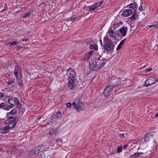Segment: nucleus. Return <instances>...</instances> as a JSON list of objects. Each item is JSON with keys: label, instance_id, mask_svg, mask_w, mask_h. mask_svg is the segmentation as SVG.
<instances>
[{"label": "nucleus", "instance_id": "nucleus-1", "mask_svg": "<svg viewBox=\"0 0 158 158\" xmlns=\"http://www.w3.org/2000/svg\"><path fill=\"white\" fill-rule=\"evenodd\" d=\"M127 7L130 8H132L134 12L133 15L130 18L132 20L136 19V17L138 16L137 14L136 13L135 11L137 9V5L135 3H131L127 6Z\"/></svg>", "mask_w": 158, "mask_h": 158}, {"label": "nucleus", "instance_id": "nucleus-2", "mask_svg": "<svg viewBox=\"0 0 158 158\" xmlns=\"http://www.w3.org/2000/svg\"><path fill=\"white\" fill-rule=\"evenodd\" d=\"M21 71V68L19 66L17 65L15 66L14 73L17 80H20L22 78Z\"/></svg>", "mask_w": 158, "mask_h": 158}, {"label": "nucleus", "instance_id": "nucleus-3", "mask_svg": "<svg viewBox=\"0 0 158 158\" xmlns=\"http://www.w3.org/2000/svg\"><path fill=\"white\" fill-rule=\"evenodd\" d=\"M110 82L114 87H116L121 84L120 79L118 78L111 77L110 80Z\"/></svg>", "mask_w": 158, "mask_h": 158}, {"label": "nucleus", "instance_id": "nucleus-4", "mask_svg": "<svg viewBox=\"0 0 158 158\" xmlns=\"http://www.w3.org/2000/svg\"><path fill=\"white\" fill-rule=\"evenodd\" d=\"M97 50H93L92 51L88 52L85 54V56L84 57V60L85 61L88 60L91 56H94L95 55H98V53L97 52Z\"/></svg>", "mask_w": 158, "mask_h": 158}, {"label": "nucleus", "instance_id": "nucleus-5", "mask_svg": "<svg viewBox=\"0 0 158 158\" xmlns=\"http://www.w3.org/2000/svg\"><path fill=\"white\" fill-rule=\"evenodd\" d=\"M66 75L69 77V79H76L75 77L76 76L75 72L71 68L67 70Z\"/></svg>", "mask_w": 158, "mask_h": 158}, {"label": "nucleus", "instance_id": "nucleus-6", "mask_svg": "<svg viewBox=\"0 0 158 158\" xmlns=\"http://www.w3.org/2000/svg\"><path fill=\"white\" fill-rule=\"evenodd\" d=\"M132 10H133L132 8L125 10L123 12L122 16L126 17L129 16L133 14V11H132Z\"/></svg>", "mask_w": 158, "mask_h": 158}, {"label": "nucleus", "instance_id": "nucleus-7", "mask_svg": "<svg viewBox=\"0 0 158 158\" xmlns=\"http://www.w3.org/2000/svg\"><path fill=\"white\" fill-rule=\"evenodd\" d=\"M109 40L107 39L105 40L104 38V43L107 42V44L104 45V48L106 49H113L114 47V45L112 44H110L108 43Z\"/></svg>", "mask_w": 158, "mask_h": 158}, {"label": "nucleus", "instance_id": "nucleus-8", "mask_svg": "<svg viewBox=\"0 0 158 158\" xmlns=\"http://www.w3.org/2000/svg\"><path fill=\"white\" fill-rule=\"evenodd\" d=\"M76 79H69L68 83V86L70 89H74L76 85L75 83Z\"/></svg>", "mask_w": 158, "mask_h": 158}, {"label": "nucleus", "instance_id": "nucleus-9", "mask_svg": "<svg viewBox=\"0 0 158 158\" xmlns=\"http://www.w3.org/2000/svg\"><path fill=\"white\" fill-rule=\"evenodd\" d=\"M19 118L18 116L10 117L8 118L7 120L5 121L6 123L8 124L11 122L13 123H17L19 121Z\"/></svg>", "mask_w": 158, "mask_h": 158}, {"label": "nucleus", "instance_id": "nucleus-10", "mask_svg": "<svg viewBox=\"0 0 158 158\" xmlns=\"http://www.w3.org/2000/svg\"><path fill=\"white\" fill-rule=\"evenodd\" d=\"M48 143H49L48 142H47L44 143V145H46ZM48 148H49V147H46V146H45V148H44L43 146V145L42 144L39 145V146L37 148V149L38 152H41L44 151L46 149H47Z\"/></svg>", "mask_w": 158, "mask_h": 158}, {"label": "nucleus", "instance_id": "nucleus-11", "mask_svg": "<svg viewBox=\"0 0 158 158\" xmlns=\"http://www.w3.org/2000/svg\"><path fill=\"white\" fill-rule=\"evenodd\" d=\"M89 66L90 69L93 71H97L99 70L98 65L97 64L96 62H94L89 64Z\"/></svg>", "mask_w": 158, "mask_h": 158}, {"label": "nucleus", "instance_id": "nucleus-12", "mask_svg": "<svg viewBox=\"0 0 158 158\" xmlns=\"http://www.w3.org/2000/svg\"><path fill=\"white\" fill-rule=\"evenodd\" d=\"M61 116L62 114L61 112L59 111L57 112L55 115H53L52 116L51 120L52 121L55 122L56 119H58L61 117Z\"/></svg>", "mask_w": 158, "mask_h": 158}, {"label": "nucleus", "instance_id": "nucleus-13", "mask_svg": "<svg viewBox=\"0 0 158 158\" xmlns=\"http://www.w3.org/2000/svg\"><path fill=\"white\" fill-rule=\"evenodd\" d=\"M153 79H148L146 80L145 81V84L144 85L146 86H148L150 85H151L155 83V82L153 81Z\"/></svg>", "mask_w": 158, "mask_h": 158}, {"label": "nucleus", "instance_id": "nucleus-14", "mask_svg": "<svg viewBox=\"0 0 158 158\" xmlns=\"http://www.w3.org/2000/svg\"><path fill=\"white\" fill-rule=\"evenodd\" d=\"M84 106L82 103H78L76 107H75V109L77 111H79L83 110L84 108Z\"/></svg>", "mask_w": 158, "mask_h": 158}, {"label": "nucleus", "instance_id": "nucleus-15", "mask_svg": "<svg viewBox=\"0 0 158 158\" xmlns=\"http://www.w3.org/2000/svg\"><path fill=\"white\" fill-rule=\"evenodd\" d=\"M127 31V28L126 27L124 26L121 28L119 30V32L121 35L124 36L126 35Z\"/></svg>", "mask_w": 158, "mask_h": 158}, {"label": "nucleus", "instance_id": "nucleus-16", "mask_svg": "<svg viewBox=\"0 0 158 158\" xmlns=\"http://www.w3.org/2000/svg\"><path fill=\"white\" fill-rule=\"evenodd\" d=\"M7 99L8 103L11 106L15 105L16 103H15V100L13 98L10 99V97L8 96H7L5 97V99Z\"/></svg>", "mask_w": 158, "mask_h": 158}, {"label": "nucleus", "instance_id": "nucleus-17", "mask_svg": "<svg viewBox=\"0 0 158 158\" xmlns=\"http://www.w3.org/2000/svg\"><path fill=\"white\" fill-rule=\"evenodd\" d=\"M9 131V128L7 126L2 127L0 129V131L2 133H6Z\"/></svg>", "mask_w": 158, "mask_h": 158}, {"label": "nucleus", "instance_id": "nucleus-18", "mask_svg": "<svg viewBox=\"0 0 158 158\" xmlns=\"http://www.w3.org/2000/svg\"><path fill=\"white\" fill-rule=\"evenodd\" d=\"M151 137V135L150 133L146 134L144 137V141L145 142H148Z\"/></svg>", "mask_w": 158, "mask_h": 158}, {"label": "nucleus", "instance_id": "nucleus-19", "mask_svg": "<svg viewBox=\"0 0 158 158\" xmlns=\"http://www.w3.org/2000/svg\"><path fill=\"white\" fill-rule=\"evenodd\" d=\"M57 132V129L56 128H54L50 130L49 132V135H51L53 133L56 134Z\"/></svg>", "mask_w": 158, "mask_h": 158}, {"label": "nucleus", "instance_id": "nucleus-20", "mask_svg": "<svg viewBox=\"0 0 158 158\" xmlns=\"http://www.w3.org/2000/svg\"><path fill=\"white\" fill-rule=\"evenodd\" d=\"M38 153L37 148H34L31 150L30 151L29 153L31 155H34Z\"/></svg>", "mask_w": 158, "mask_h": 158}, {"label": "nucleus", "instance_id": "nucleus-21", "mask_svg": "<svg viewBox=\"0 0 158 158\" xmlns=\"http://www.w3.org/2000/svg\"><path fill=\"white\" fill-rule=\"evenodd\" d=\"M114 31H113V30L112 28H110L109 29L108 31L109 34L110 36V37H112L113 38H114Z\"/></svg>", "mask_w": 158, "mask_h": 158}, {"label": "nucleus", "instance_id": "nucleus-22", "mask_svg": "<svg viewBox=\"0 0 158 158\" xmlns=\"http://www.w3.org/2000/svg\"><path fill=\"white\" fill-rule=\"evenodd\" d=\"M90 49H98V46L94 43L91 44L89 46Z\"/></svg>", "mask_w": 158, "mask_h": 158}, {"label": "nucleus", "instance_id": "nucleus-23", "mask_svg": "<svg viewBox=\"0 0 158 158\" xmlns=\"http://www.w3.org/2000/svg\"><path fill=\"white\" fill-rule=\"evenodd\" d=\"M103 0L96 2L94 4L96 9L100 7L103 3Z\"/></svg>", "mask_w": 158, "mask_h": 158}, {"label": "nucleus", "instance_id": "nucleus-24", "mask_svg": "<svg viewBox=\"0 0 158 158\" xmlns=\"http://www.w3.org/2000/svg\"><path fill=\"white\" fill-rule=\"evenodd\" d=\"M107 61L108 60L107 59H105V60H104V62L103 63H102L101 64H99V65H98V70L104 66Z\"/></svg>", "mask_w": 158, "mask_h": 158}, {"label": "nucleus", "instance_id": "nucleus-25", "mask_svg": "<svg viewBox=\"0 0 158 158\" xmlns=\"http://www.w3.org/2000/svg\"><path fill=\"white\" fill-rule=\"evenodd\" d=\"M87 8H88V10L89 11H94L96 9V8L95 7V6L94 4L93 5L90 6H88L87 7Z\"/></svg>", "mask_w": 158, "mask_h": 158}, {"label": "nucleus", "instance_id": "nucleus-26", "mask_svg": "<svg viewBox=\"0 0 158 158\" xmlns=\"http://www.w3.org/2000/svg\"><path fill=\"white\" fill-rule=\"evenodd\" d=\"M110 93L107 89L105 88L103 91V94L105 97H107L110 95Z\"/></svg>", "mask_w": 158, "mask_h": 158}, {"label": "nucleus", "instance_id": "nucleus-27", "mask_svg": "<svg viewBox=\"0 0 158 158\" xmlns=\"http://www.w3.org/2000/svg\"><path fill=\"white\" fill-rule=\"evenodd\" d=\"M143 152H136L134 154L132 155L131 156V157H134L135 158H136L139 156H140L141 155L143 154Z\"/></svg>", "mask_w": 158, "mask_h": 158}, {"label": "nucleus", "instance_id": "nucleus-28", "mask_svg": "<svg viewBox=\"0 0 158 158\" xmlns=\"http://www.w3.org/2000/svg\"><path fill=\"white\" fill-rule=\"evenodd\" d=\"M16 123H12V122H11V123H8V126L7 127H8L9 128V129H11L13 128H14L15 126Z\"/></svg>", "mask_w": 158, "mask_h": 158}, {"label": "nucleus", "instance_id": "nucleus-29", "mask_svg": "<svg viewBox=\"0 0 158 158\" xmlns=\"http://www.w3.org/2000/svg\"><path fill=\"white\" fill-rule=\"evenodd\" d=\"M104 60H105V59H101L100 58H98L97 59V60L96 61V62L97 64L99 65V64H101L102 63H103L104 62Z\"/></svg>", "mask_w": 158, "mask_h": 158}, {"label": "nucleus", "instance_id": "nucleus-30", "mask_svg": "<svg viewBox=\"0 0 158 158\" xmlns=\"http://www.w3.org/2000/svg\"><path fill=\"white\" fill-rule=\"evenodd\" d=\"M114 87L112 85L110 84L107 86L105 88L107 89V90L111 92L112 91Z\"/></svg>", "mask_w": 158, "mask_h": 158}, {"label": "nucleus", "instance_id": "nucleus-31", "mask_svg": "<svg viewBox=\"0 0 158 158\" xmlns=\"http://www.w3.org/2000/svg\"><path fill=\"white\" fill-rule=\"evenodd\" d=\"M31 15V13L29 12H27L26 13H24L21 15L22 18H24L26 17H29Z\"/></svg>", "mask_w": 158, "mask_h": 158}, {"label": "nucleus", "instance_id": "nucleus-32", "mask_svg": "<svg viewBox=\"0 0 158 158\" xmlns=\"http://www.w3.org/2000/svg\"><path fill=\"white\" fill-rule=\"evenodd\" d=\"M122 149L123 147L122 146L120 145L118 146L117 148V153H119L121 152L122 151Z\"/></svg>", "mask_w": 158, "mask_h": 158}, {"label": "nucleus", "instance_id": "nucleus-33", "mask_svg": "<svg viewBox=\"0 0 158 158\" xmlns=\"http://www.w3.org/2000/svg\"><path fill=\"white\" fill-rule=\"evenodd\" d=\"M12 108V106L10 105L7 106V105H6V106L5 107L4 109L6 110H9L10 109H11Z\"/></svg>", "mask_w": 158, "mask_h": 158}, {"label": "nucleus", "instance_id": "nucleus-34", "mask_svg": "<svg viewBox=\"0 0 158 158\" xmlns=\"http://www.w3.org/2000/svg\"><path fill=\"white\" fill-rule=\"evenodd\" d=\"M19 44V42L18 41H13L11 42L10 43V45H11L14 46L15 45L17 44Z\"/></svg>", "mask_w": 158, "mask_h": 158}, {"label": "nucleus", "instance_id": "nucleus-35", "mask_svg": "<svg viewBox=\"0 0 158 158\" xmlns=\"http://www.w3.org/2000/svg\"><path fill=\"white\" fill-rule=\"evenodd\" d=\"M6 106V104L5 102L2 103L0 104V108H3L4 109V108Z\"/></svg>", "mask_w": 158, "mask_h": 158}, {"label": "nucleus", "instance_id": "nucleus-36", "mask_svg": "<svg viewBox=\"0 0 158 158\" xmlns=\"http://www.w3.org/2000/svg\"><path fill=\"white\" fill-rule=\"evenodd\" d=\"M17 112V110L16 109H14L12 110L9 113L11 114H15Z\"/></svg>", "mask_w": 158, "mask_h": 158}, {"label": "nucleus", "instance_id": "nucleus-37", "mask_svg": "<svg viewBox=\"0 0 158 158\" xmlns=\"http://www.w3.org/2000/svg\"><path fill=\"white\" fill-rule=\"evenodd\" d=\"M120 26V24L118 23H117V24H114L113 25V28L114 29H115L117 27H118Z\"/></svg>", "mask_w": 158, "mask_h": 158}, {"label": "nucleus", "instance_id": "nucleus-38", "mask_svg": "<svg viewBox=\"0 0 158 158\" xmlns=\"http://www.w3.org/2000/svg\"><path fill=\"white\" fill-rule=\"evenodd\" d=\"M78 18V16L76 15H74L72 16L71 18V20L72 21H73L75 19H77Z\"/></svg>", "mask_w": 158, "mask_h": 158}, {"label": "nucleus", "instance_id": "nucleus-39", "mask_svg": "<svg viewBox=\"0 0 158 158\" xmlns=\"http://www.w3.org/2000/svg\"><path fill=\"white\" fill-rule=\"evenodd\" d=\"M17 105V107L18 109H20L21 108V105L19 102V101L17 102L16 103V104Z\"/></svg>", "mask_w": 158, "mask_h": 158}, {"label": "nucleus", "instance_id": "nucleus-40", "mask_svg": "<svg viewBox=\"0 0 158 158\" xmlns=\"http://www.w3.org/2000/svg\"><path fill=\"white\" fill-rule=\"evenodd\" d=\"M13 114H11L10 113H8L7 115V117H8V118H9L10 117H13Z\"/></svg>", "mask_w": 158, "mask_h": 158}, {"label": "nucleus", "instance_id": "nucleus-41", "mask_svg": "<svg viewBox=\"0 0 158 158\" xmlns=\"http://www.w3.org/2000/svg\"><path fill=\"white\" fill-rule=\"evenodd\" d=\"M72 104L70 102H68L66 104V106L69 108H70L72 107Z\"/></svg>", "mask_w": 158, "mask_h": 158}, {"label": "nucleus", "instance_id": "nucleus-42", "mask_svg": "<svg viewBox=\"0 0 158 158\" xmlns=\"http://www.w3.org/2000/svg\"><path fill=\"white\" fill-rule=\"evenodd\" d=\"M153 27H158L157 26H158V23L157 22H155L152 24Z\"/></svg>", "mask_w": 158, "mask_h": 158}, {"label": "nucleus", "instance_id": "nucleus-43", "mask_svg": "<svg viewBox=\"0 0 158 158\" xmlns=\"http://www.w3.org/2000/svg\"><path fill=\"white\" fill-rule=\"evenodd\" d=\"M139 10L140 11H142L143 10V7L142 5H140L139 8Z\"/></svg>", "mask_w": 158, "mask_h": 158}, {"label": "nucleus", "instance_id": "nucleus-44", "mask_svg": "<svg viewBox=\"0 0 158 158\" xmlns=\"http://www.w3.org/2000/svg\"><path fill=\"white\" fill-rule=\"evenodd\" d=\"M13 82V81L10 80L8 81L7 82V83L8 85H10Z\"/></svg>", "mask_w": 158, "mask_h": 158}, {"label": "nucleus", "instance_id": "nucleus-45", "mask_svg": "<svg viewBox=\"0 0 158 158\" xmlns=\"http://www.w3.org/2000/svg\"><path fill=\"white\" fill-rule=\"evenodd\" d=\"M152 70V68H150L149 69H148L145 71V73H148V72L151 71Z\"/></svg>", "mask_w": 158, "mask_h": 158}, {"label": "nucleus", "instance_id": "nucleus-46", "mask_svg": "<svg viewBox=\"0 0 158 158\" xmlns=\"http://www.w3.org/2000/svg\"><path fill=\"white\" fill-rule=\"evenodd\" d=\"M128 145L127 144H126L123 146V148L124 149H126V148L128 147Z\"/></svg>", "mask_w": 158, "mask_h": 158}, {"label": "nucleus", "instance_id": "nucleus-47", "mask_svg": "<svg viewBox=\"0 0 158 158\" xmlns=\"http://www.w3.org/2000/svg\"><path fill=\"white\" fill-rule=\"evenodd\" d=\"M121 45H120V44H119L118 45L116 49H119L121 48Z\"/></svg>", "mask_w": 158, "mask_h": 158}, {"label": "nucleus", "instance_id": "nucleus-48", "mask_svg": "<svg viewBox=\"0 0 158 158\" xmlns=\"http://www.w3.org/2000/svg\"><path fill=\"white\" fill-rule=\"evenodd\" d=\"M72 105L73 106L74 108H75V107H76V106H77V104H76V102H73Z\"/></svg>", "mask_w": 158, "mask_h": 158}, {"label": "nucleus", "instance_id": "nucleus-49", "mask_svg": "<svg viewBox=\"0 0 158 158\" xmlns=\"http://www.w3.org/2000/svg\"><path fill=\"white\" fill-rule=\"evenodd\" d=\"M124 133H122V134H120L119 135H120V137L121 138H123L124 137Z\"/></svg>", "mask_w": 158, "mask_h": 158}, {"label": "nucleus", "instance_id": "nucleus-50", "mask_svg": "<svg viewBox=\"0 0 158 158\" xmlns=\"http://www.w3.org/2000/svg\"><path fill=\"white\" fill-rule=\"evenodd\" d=\"M14 99L15 100V103H16L17 102H18L19 101L18 99L16 98H15Z\"/></svg>", "mask_w": 158, "mask_h": 158}, {"label": "nucleus", "instance_id": "nucleus-51", "mask_svg": "<svg viewBox=\"0 0 158 158\" xmlns=\"http://www.w3.org/2000/svg\"><path fill=\"white\" fill-rule=\"evenodd\" d=\"M126 40V39H124L123 40H122L120 43V45H122L123 43H124V41Z\"/></svg>", "mask_w": 158, "mask_h": 158}, {"label": "nucleus", "instance_id": "nucleus-52", "mask_svg": "<svg viewBox=\"0 0 158 158\" xmlns=\"http://www.w3.org/2000/svg\"><path fill=\"white\" fill-rule=\"evenodd\" d=\"M41 118V117H39L36 120L35 122H36V123H38V121H39L40 120V118Z\"/></svg>", "mask_w": 158, "mask_h": 158}, {"label": "nucleus", "instance_id": "nucleus-53", "mask_svg": "<svg viewBox=\"0 0 158 158\" xmlns=\"http://www.w3.org/2000/svg\"><path fill=\"white\" fill-rule=\"evenodd\" d=\"M7 9V7L6 6V7H4V8L1 11L2 12H4V11L6 10Z\"/></svg>", "mask_w": 158, "mask_h": 158}, {"label": "nucleus", "instance_id": "nucleus-54", "mask_svg": "<svg viewBox=\"0 0 158 158\" xmlns=\"http://www.w3.org/2000/svg\"><path fill=\"white\" fill-rule=\"evenodd\" d=\"M60 141L61 142H62V140L60 139H56V143H57L58 142V141Z\"/></svg>", "mask_w": 158, "mask_h": 158}, {"label": "nucleus", "instance_id": "nucleus-55", "mask_svg": "<svg viewBox=\"0 0 158 158\" xmlns=\"http://www.w3.org/2000/svg\"><path fill=\"white\" fill-rule=\"evenodd\" d=\"M4 94L2 93H0V98L4 96Z\"/></svg>", "mask_w": 158, "mask_h": 158}, {"label": "nucleus", "instance_id": "nucleus-56", "mask_svg": "<svg viewBox=\"0 0 158 158\" xmlns=\"http://www.w3.org/2000/svg\"><path fill=\"white\" fill-rule=\"evenodd\" d=\"M148 63H147L146 64L144 65L142 68L141 69L145 68L146 67L148 66Z\"/></svg>", "mask_w": 158, "mask_h": 158}, {"label": "nucleus", "instance_id": "nucleus-57", "mask_svg": "<svg viewBox=\"0 0 158 158\" xmlns=\"http://www.w3.org/2000/svg\"><path fill=\"white\" fill-rule=\"evenodd\" d=\"M155 82L156 81L158 82V78L156 79V78H155Z\"/></svg>", "mask_w": 158, "mask_h": 158}, {"label": "nucleus", "instance_id": "nucleus-58", "mask_svg": "<svg viewBox=\"0 0 158 158\" xmlns=\"http://www.w3.org/2000/svg\"><path fill=\"white\" fill-rule=\"evenodd\" d=\"M148 27L149 28L153 27L152 24V25H149L148 26Z\"/></svg>", "mask_w": 158, "mask_h": 158}, {"label": "nucleus", "instance_id": "nucleus-59", "mask_svg": "<svg viewBox=\"0 0 158 158\" xmlns=\"http://www.w3.org/2000/svg\"><path fill=\"white\" fill-rule=\"evenodd\" d=\"M155 117H158V112L155 114Z\"/></svg>", "mask_w": 158, "mask_h": 158}, {"label": "nucleus", "instance_id": "nucleus-60", "mask_svg": "<svg viewBox=\"0 0 158 158\" xmlns=\"http://www.w3.org/2000/svg\"><path fill=\"white\" fill-rule=\"evenodd\" d=\"M100 42L101 45H102V42L100 40Z\"/></svg>", "mask_w": 158, "mask_h": 158}, {"label": "nucleus", "instance_id": "nucleus-61", "mask_svg": "<svg viewBox=\"0 0 158 158\" xmlns=\"http://www.w3.org/2000/svg\"><path fill=\"white\" fill-rule=\"evenodd\" d=\"M4 100L6 102L8 101V100H7V99H5V98H4Z\"/></svg>", "mask_w": 158, "mask_h": 158}, {"label": "nucleus", "instance_id": "nucleus-62", "mask_svg": "<svg viewBox=\"0 0 158 158\" xmlns=\"http://www.w3.org/2000/svg\"><path fill=\"white\" fill-rule=\"evenodd\" d=\"M114 153H115V152H112L111 153V152H110V154H114Z\"/></svg>", "mask_w": 158, "mask_h": 158}, {"label": "nucleus", "instance_id": "nucleus-63", "mask_svg": "<svg viewBox=\"0 0 158 158\" xmlns=\"http://www.w3.org/2000/svg\"><path fill=\"white\" fill-rule=\"evenodd\" d=\"M21 9L20 10H22L23 9V8H21Z\"/></svg>", "mask_w": 158, "mask_h": 158}, {"label": "nucleus", "instance_id": "nucleus-64", "mask_svg": "<svg viewBox=\"0 0 158 158\" xmlns=\"http://www.w3.org/2000/svg\"><path fill=\"white\" fill-rule=\"evenodd\" d=\"M157 37L158 38V32L157 33Z\"/></svg>", "mask_w": 158, "mask_h": 158}]
</instances>
